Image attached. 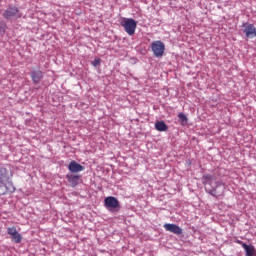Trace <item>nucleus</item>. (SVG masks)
Here are the masks:
<instances>
[{"mask_svg":"<svg viewBox=\"0 0 256 256\" xmlns=\"http://www.w3.org/2000/svg\"><path fill=\"white\" fill-rule=\"evenodd\" d=\"M66 179L70 187H77L79 185V175L67 174Z\"/></svg>","mask_w":256,"mask_h":256,"instance_id":"12","label":"nucleus"},{"mask_svg":"<svg viewBox=\"0 0 256 256\" xmlns=\"http://www.w3.org/2000/svg\"><path fill=\"white\" fill-rule=\"evenodd\" d=\"M243 27H244L243 33H245V35L248 39H253V37H256L255 25L243 24Z\"/></svg>","mask_w":256,"mask_h":256,"instance_id":"7","label":"nucleus"},{"mask_svg":"<svg viewBox=\"0 0 256 256\" xmlns=\"http://www.w3.org/2000/svg\"><path fill=\"white\" fill-rule=\"evenodd\" d=\"M203 179V185H205L206 191L212 197H221L223 193H225V185H223V182L217 181V178L214 175L206 174L202 176Z\"/></svg>","mask_w":256,"mask_h":256,"instance_id":"1","label":"nucleus"},{"mask_svg":"<svg viewBox=\"0 0 256 256\" xmlns=\"http://www.w3.org/2000/svg\"><path fill=\"white\" fill-rule=\"evenodd\" d=\"M70 173H80V171H85V167L76 161H71L68 165Z\"/></svg>","mask_w":256,"mask_h":256,"instance_id":"9","label":"nucleus"},{"mask_svg":"<svg viewBox=\"0 0 256 256\" xmlns=\"http://www.w3.org/2000/svg\"><path fill=\"white\" fill-rule=\"evenodd\" d=\"M31 79H32L33 83H35V84L41 83V81L43 80V71L33 70L31 72Z\"/></svg>","mask_w":256,"mask_h":256,"instance_id":"11","label":"nucleus"},{"mask_svg":"<svg viewBox=\"0 0 256 256\" xmlns=\"http://www.w3.org/2000/svg\"><path fill=\"white\" fill-rule=\"evenodd\" d=\"M104 205L108 211L119 209V200L113 196H108L104 199Z\"/></svg>","mask_w":256,"mask_h":256,"instance_id":"5","label":"nucleus"},{"mask_svg":"<svg viewBox=\"0 0 256 256\" xmlns=\"http://www.w3.org/2000/svg\"><path fill=\"white\" fill-rule=\"evenodd\" d=\"M5 169L0 168V195H5L7 187L5 186Z\"/></svg>","mask_w":256,"mask_h":256,"instance_id":"10","label":"nucleus"},{"mask_svg":"<svg viewBox=\"0 0 256 256\" xmlns=\"http://www.w3.org/2000/svg\"><path fill=\"white\" fill-rule=\"evenodd\" d=\"M101 63V59L100 58H96L93 62L92 65L93 67H97V65H99Z\"/></svg>","mask_w":256,"mask_h":256,"instance_id":"16","label":"nucleus"},{"mask_svg":"<svg viewBox=\"0 0 256 256\" xmlns=\"http://www.w3.org/2000/svg\"><path fill=\"white\" fill-rule=\"evenodd\" d=\"M4 19H21V13H19V8L15 6L8 7L3 13Z\"/></svg>","mask_w":256,"mask_h":256,"instance_id":"3","label":"nucleus"},{"mask_svg":"<svg viewBox=\"0 0 256 256\" xmlns=\"http://www.w3.org/2000/svg\"><path fill=\"white\" fill-rule=\"evenodd\" d=\"M151 49L155 57H163L165 53V44L160 40L154 41L151 44Z\"/></svg>","mask_w":256,"mask_h":256,"instance_id":"4","label":"nucleus"},{"mask_svg":"<svg viewBox=\"0 0 256 256\" xmlns=\"http://www.w3.org/2000/svg\"><path fill=\"white\" fill-rule=\"evenodd\" d=\"M7 233L10 235V239L14 243H21L23 241V236L17 231V227L12 226L7 228Z\"/></svg>","mask_w":256,"mask_h":256,"instance_id":"6","label":"nucleus"},{"mask_svg":"<svg viewBox=\"0 0 256 256\" xmlns=\"http://www.w3.org/2000/svg\"><path fill=\"white\" fill-rule=\"evenodd\" d=\"M121 26L128 35L132 36L135 35V30L137 29V21L133 18H126L121 22Z\"/></svg>","mask_w":256,"mask_h":256,"instance_id":"2","label":"nucleus"},{"mask_svg":"<svg viewBox=\"0 0 256 256\" xmlns=\"http://www.w3.org/2000/svg\"><path fill=\"white\" fill-rule=\"evenodd\" d=\"M242 248L244 249L246 256H255L256 249L253 245H247L246 243H242Z\"/></svg>","mask_w":256,"mask_h":256,"instance_id":"13","label":"nucleus"},{"mask_svg":"<svg viewBox=\"0 0 256 256\" xmlns=\"http://www.w3.org/2000/svg\"><path fill=\"white\" fill-rule=\"evenodd\" d=\"M164 229L169 231V233H174V235H181L183 233V229L177 224H164Z\"/></svg>","mask_w":256,"mask_h":256,"instance_id":"8","label":"nucleus"},{"mask_svg":"<svg viewBox=\"0 0 256 256\" xmlns=\"http://www.w3.org/2000/svg\"><path fill=\"white\" fill-rule=\"evenodd\" d=\"M155 129L156 131H167L169 129V127L166 125V123L164 121H157L155 123Z\"/></svg>","mask_w":256,"mask_h":256,"instance_id":"14","label":"nucleus"},{"mask_svg":"<svg viewBox=\"0 0 256 256\" xmlns=\"http://www.w3.org/2000/svg\"><path fill=\"white\" fill-rule=\"evenodd\" d=\"M178 119L180 120V123L183 126L187 125V121H189V119L187 118V116L183 112L178 114Z\"/></svg>","mask_w":256,"mask_h":256,"instance_id":"15","label":"nucleus"}]
</instances>
